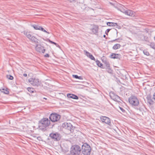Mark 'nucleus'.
Masks as SVG:
<instances>
[{
    "instance_id": "nucleus-1",
    "label": "nucleus",
    "mask_w": 155,
    "mask_h": 155,
    "mask_svg": "<svg viewBox=\"0 0 155 155\" xmlns=\"http://www.w3.org/2000/svg\"><path fill=\"white\" fill-rule=\"evenodd\" d=\"M50 121L47 118H43L39 122V127L42 130L45 129L50 124Z\"/></svg>"
},
{
    "instance_id": "nucleus-2",
    "label": "nucleus",
    "mask_w": 155,
    "mask_h": 155,
    "mask_svg": "<svg viewBox=\"0 0 155 155\" xmlns=\"http://www.w3.org/2000/svg\"><path fill=\"white\" fill-rule=\"evenodd\" d=\"M70 153L71 155H81V148L78 145H74L71 147Z\"/></svg>"
},
{
    "instance_id": "nucleus-3",
    "label": "nucleus",
    "mask_w": 155,
    "mask_h": 155,
    "mask_svg": "<svg viewBox=\"0 0 155 155\" xmlns=\"http://www.w3.org/2000/svg\"><path fill=\"white\" fill-rule=\"evenodd\" d=\"M128 101L130 104L133 107H137L140 104L139 100L135 96L131 95L129 98Z\"/></svg>"
},
{
    "instance_id": "nucleus-4",
    "label": "nucleus",
    "mask_w": 155,
    "mask_h": 155,
    "mask_svg": "<svg viewBox=\"0 0 155 155\" xmlns=\"http://www.w3.org/2000/svg\"><path fill=\"white\" fill-rule=\"evenodd\" d=\"M91 151L90 146L87 143H84L82 146V152L84 155H90Z\"/></svg>"
},
{
    "instance_id": "nucleus-5",
    "label": "nucleus",
    "mask_w": 155,
    "mask_h": 155,
    "mask_svg": "<svg viewBox=\"0 0 155 155\" xmlns=\"http://www.w3.org/2000/svg\"><path fill=\"white\" fill-rule=\"evenodd\" d=\"M50 121L52 122H56L59 121L61 118V116L56 113H52L49 117Z\"/></svg>"
},
{
    "instance_id": "nucleus-6",
    "label": "nucleus",
    "mask_w": 155,
    "mask_h": 155,
    "mask_svg": "<svg viewBox=\"0 0 155 155\" xmlns=\"http://www.w3.org/2000/svg\"><path fill=\"white\" fill-rule=\"evenodd\" d=\"M62 127L68 131L69 133H73L74 129V127L70 123L65 122L62 124Z\"/></svg>"
},
{
    "instance_id": "nucleus-7",
    "label": "nucleus",
    "mask_w": 155,
    "mask_h": 155,
    "mask_svg": "<svg viewBox=\"0 0 155 155\" xmlns=\"http://www.w3.org/2000/svg\"><path fill=\"white\" fill-rule=\"evenodd\" d=\"M49 136L54 140L57 141L59 140L61 138L60 134L57 132L52 133L50 134Z\"/></svg>"
},
{
    "instance_id": "nucleus-8",
    "label": "nucleus",
    "mask_w": 155,
    "mask_h": 155,
    "mask_svg": "<svg viewBox=\"0 0 155 155\" xmlns=\"http://www.w3.org/2000/svg\"><path fill=\"white\" fill-rule=\"evenodd\" d=\"M28 81L30 83L34 86L38 87L40 84L41 83L38 79L36 78H31L29 79Z\"/></svg>"
},
{
    "instance_id": "nucleus-9",
    "label": "nucleus",
    "mask_w": 155,
    "mask_h": 155,
    "mask_svg": "<svg viewBox=\"0 0 155 155\" xmlns=\"http://www.w3.org/2000/svg\"><path fill=\"white\" fill-rule=\"evenodd\" d=\"M100 118L102 122H104L108 125H110L111 122L109 118L105 116H102Z\"/></svg>"
},
{
    "instance_id": "nucleus-10",
    "label": "nucleus",
    "mask_w": 155,
    "mask_h": 155,
    "mask_svg": "<svg viewBox=\"0 0 155 155\" xmlns=\"http://www.w3.org/2000/svg\"><path fill=\"white\" fill-rule=\"evenodd\" d=\"M123 12L126 15L132 17H134L135 15V13L133 11L130 10H125Z\"/></svg>"
},
{
    "instance_id": "nucleus-11",
    "label": "nucleus",
    "mask_w": 155,
    "mask_h": 155,
    "mask_svg": "<svg viewBox=\"0 0 155 155\" xmlns=\"http://www.w3.org/2000/svg\"><path fill=\"white\" fill-rule=\"evenodd\" d=\"M110 96L111 98L115 101L119 102L120 100V97L115 94L113 93L112 95H111Z\"/></svg>"
},
{
    "instance_id": "nucleus-12",
    "label": "nucleus",
    "mask_w": 155,
    "mask_h": 155,
    "mask_svg": "<svg viewBox=\"0 0 155 155\" xmlns=\"http://www.w3.org/2000/svg\"><path fill=\"white\" fill-rule=\"evenodd\" d=\"M84 52L85 53V54L92 60L95 61V59L94 57L88 52L86 50H84Z\"/></svg>"
},
{
    "instance_id": "nucleus-13",
    "label": "nucleus",
    "mask_w": 155,
    "mask_h": 155,
    "mask_svg": "<svg viewBox=\"0 0 155 155\" xmlns=\"http://www.w3.org/2000/svg\"><path fill=\"white\" fill-rule=\"evenodd\" d=\"M67 97L68 98H72L74 99H78V96L73 94H67Z\"/></svg>"
},
{
    "instance_id": "nucleus-14",
    "label": "nucleus",
    "mask_w": 155,
    "mask_h": 155,
    "mask_svg": "<svg viewBox=\"0 0 155 155\" xmlns=\"http://www.w3.org/2000/svg\"><path fill=\"white\" fill-rule=\"evenodd\" d=\"M98 26L96 25H94L92 28L91 30L94 34H96L98 32Z\"/></svg>"
},
{
    "instance_id": "nucleus-15",
    "label": "nucleus",
    "mask_w": 155,
    "mask_h": 155,
    "mask_svg": "<svg viewBox=\"0 0 155 155\" xmlns=\"http://www.w3.org/2000/svg\"><path fill=\"white\" fill-rule=\"evenodd\" d=\"M120 54H116L114 53H112L110 55V58L113 59H117L120 58Z\"/></svg>"
},
{
    "instance_id": "nucleus-16",
    "label": "nucleus",
    "mask_w": 155,
    "mask_h": 155,
    "mask_svg": "<svg viewBox=\"0 0 155 155\" xmlns=\"http://www.w3.org/2000/svg\"><path fill=\"white\" fill-rule=\"evenodd\" d=\"M24 34L29 39H30L31 38V37L32 36L30 32H29L27 31H24Z\"/></svg>"
},
{
    "instance_id": "nucleus-17",
    "label": "nucleus",
    "mask_w": 155,
    "mask_h": 155,
    "mask_svg": "<svg viewBox=\"0 0 155 155\" xmlns=\"http://www.w3.org/2000/svg\"><path fill=\"white\" fill-rule=\"evenodd\" d=\"M43 47L41 45H37L35 47V49L37 51L41 52L42 49H43Z\"/></svg>"
},
{
    "instance_id": "nucleus-18",
    "label": "nucleus",
    "mask_w": 155,
    "mask_h": 155,
    "mask_svg": "<svg viewBox=\"0 0 155 155\" xmlns=\"http://www.w3.org/2000/svg\"><path fill=\"white\" fill-rule=\"evenodd\" d=\"M121 47V45L119 44H115L113 47V48L114 50H116L119 48Z\"/></svg>"
},
{
    "instance_id": "nucleus-19",
    "label": "nucleus",
    "mask_w": 155,
    "mask_h": 155,
    "mask_svg": "<svg viewBox=\"0 0 155 155\" xmlns=\"http://www.w3.org/2000/svg\"><path fill=\"white\" fill-rule=\"evenodd\" d=\"M31 41L34 42L35 43H38V40L35 37L32 36L31 38L30 39Z\"/></svg>"
},
{
    "instance_id": "nucleus-20",
    "label": "nucleus",
    "mask_w": 155,
    "mask_h": 155,
    "mask_svg": "<svg viewBox=\"0 0 155 155\" xmlns=\"http://www.w3.org/2000/svg\"><path fill=\"white\" fill-rule=\"evenodd\" d=\"M96 62L97 65H98L99 67L103 68H103V64L101 63L98 60H96Z\"/></svg>"
},
{
    "instance_id": "nucleus-21",
    "label": "nucleus",
    "mask_w": 155,
    "mask_h": 155,
    "mask_svg": "<svg viewBox=\"0 0 155 155\" xmlns=\"http://www.w3.org/2000/svg\"><path fill=\"white\" fill-rule=\"evenodd\" d=\"M31 26L33 27L36 30H39L40 28V26L37 25H31Z\"/></svg>"
},
{
    "instance_id": "nucleus-22",
    "label": "nucleus",
    "mask_w": 155,
    "mask_h": 155,
    "mask_svg": "<svg viewBox=\"0 0 155 155\" xmlns=\"http://www.w3.org/2000/svg\"><path fill=\"white\" fill-rule=\"evenodd\" d=\"M72 76L73 78L76 79H78L80 80H82L83 79L82 77L78 76L77 75H73Z\"/></svg>"
},
{
    "instance_id": "nucleus-23",
    "label": "nucleus",
    "mask_w": 155,
    "mask_h": 155,
    "mask_svg": "<svg viewBox=\"0 0 155 155\" xmlns=\"http://www.w3.org/2000/svg\"><path fill=\"white\" fill-rule=\"evenodd\" d=\"M103 62L107 67H109L110 66V64L108 61L105 60L103 61Z\"/></svg>"
},
{
    "instance_id": "nucleus-24",
    "label": "nucleus",
    "mask_w": 155,
    "mask_h": 155,
    "mask_svg": "<svg viewBox=\"0 0 155 155\" xmlns=\"http://www.w3.org/2000/svg\"><path fill=\"white\" fill-rule=\"evenodd\" d=\"M149 45L152 48L155 49V43H150Z\"/></svg>"
},
{
    "instance_id": "nucleus-25",
    "label": "nucleus",
    "mask_w": 155,
    "mask_h": 155,
    "mask_svg": "<svg viewBox=\"0 0 155 155\" xmlns=\"http://www.w3.org/2000/svg\"><path fill=\"white\" fill-rule=\"evenodd\" d=\"M107 71L109 73H112L113 70L109 67H107L106 69Z\"/></svg>"
},
{
    "instance_id": "nucleus-26",
    "label": "nucleus",
    "mask_w": 155,
    "mask_h": 155,
    "mask_svg": "<svg viewBox=\"0 0 155 155\" xmlns=\"http://www.w3.org/2000/svg\"><path fill=\"white\" fill-rule=\"evenodd\" d=\"M2 90V92L6 94H9V91H8V89H6L5 90L4 89H3Z\"/></svg>"
},
{
    "instance_id": "nucleus-27",
    "label": "nucleus",
    "mask_w": 155,
    "mask_h": 155,
    "mask_svg": "<svg viewBox=\"0 0 155 155\" xmlns=\"http://www.w3.org/2000/svg\"><path fill=\"white\" fill-rule=\"evenodd\" d=\"M46 41H48L51 44H54L55 45H57V44L56 43L50 40L49 39H47V40H46Z\"/></svg>"
},
{
    "instance_id": "nucleus-28",
    "label": "nucleus",
    "mask_w": 155,
    "mask_h": 155,
    "mask_svg": "<svg viewBox=\"0 0 155 155\" xmlns=\"http://www.w3.org/2000/svg\"><path fill=\"white\" fill-rule=\"evenodd\" d=\"M28 91L31 93H33L34 92V89L32 88L28 87Z\"/></svg>"
},
{
    "instance_id": "nucleus-29",
    "label": "nucleus",
    "mask_w": 155,
    "mask_h": 155,
    "mask_svg": "<svg viewBox=\"0 0 155 155\" xmlns=\"http://www.w3.org/2000/svg\"><path fill=\"white\" fill-rule=\"evenodd\" d=\"M40 29L39 30H41V31H44V32H46L48 34H49V33L47 31H46L44 28H43L42 27L40 26V28H39Z\"/></svg>"
},
{
    "instance_id": "nucleus-30",
    "label": "nucleus",
    "mask_w": 155,
    "mask_h": 155,
    "mask_svg": "<svg viewBox=\"0 0 155 155\" xmlns=\"http://www.w3.org/2000/svg\"><path fill=\"white\" fill-rule=\"evenodd\" d=\"M7 78L9 80H12L13 79V77L10 75H7Z\"/></svg>"
},
{
    "instance_id": "nucleus-31",
    "label": "nucleus",
    "mask_w": 155,
    "mask_h": 155,
    "mask_svg": "<svg viewBox=\"0 0 155 155\" xmlns=\"http://www.w3.org/2000/svg\"><path fill=\"white\" fill-rule=\"evenodd\" d=\"M143 53L144 54L147 56L149 55V53L146 50H144L143 51Z\"/></svg>"
},
{
    "instance_id": "nucleus-32",
    "label": "nucleus",
    "mask_w": 155,
    "mask_h": 155,
    "mask_svg": "<svg viewBox=\"0 0 155 155\" xmlns=\"http://www.w3.org/2000/svg\"><path fill=\"white\" fill-rule=\"evenodd\" d=\"M113 22H108L107 23V25L108 26H113Z\"/></svg>"
},
{
    "instance_id": "nucleus-33",
    "label": "nucleus",
    "mask_w": 155,
    "mask_h": 155,
    "mask_svg": "<svg viewBox=\"0 0 155 155\" xmlns=\"http://www.w3.org/2000/svg\"><path fill=\"white\" fill-rule=\"evenodd\" d=\"M110 29H107L105 31V34L107 35H108V32H109V31H110Z\"/></svg>"
},
{
    "instance_id": "nucleus-34",
    "label": "nucleus",
    "mask_w": 155,
    "mask_h": 155,
    "mask_svg": "<svg viewBox=\"0 0 155 155\" xmlns=\"http://www.w3.org/2000/svg\"><path fill=\"white\" fill-rule=\"evenodd\" d=\"M119 40H120V39H119V38L116 39H115V40H112V41H111V42H113L114 41H117L118 42H120Z\"/></svg>"
},
{
    "instance_id": "nucleus-35",
    "label": "nucleus",
    "mask_w": 155,
    "mask_h": 155,
    "mask_svg": "<svg viewBox=\"0 0 155 155\" xmlns=\"http://www.w3.org/2000/svg\"><path fill=\"white\" fill-rule=\"evenodd\" d=\"M116 26H117V23H113V26L115 27L116 28H117Z\"/></svg>"
},
{
    "instance_id": "nucleus-36",
    "label": "nucleus",
    "mask_w": 155,
    "mask_h": 155,
    "mask_svg": "<svg viewBox=\"0 0 155 155\" xmlns=\"http://www.w3.org/2000/svg\"><path fill=\"white\" fill-rule=\"evenodd\" d=\"M45 50L44 48V47L43 48V49H42L41 51V52H42V53H44L45 51Z\"/></svg>"
},
{
    "instance_id": "nucleus-37",
    "label": "nucleus",
    "mask_w": 155,
    "mask_h": 155,
    "mask_svg": "<svg viewBox=\"0 0 155 155\" xmlns=\"http://www.w3.org/2000/svg\"><path fill=\"white\" fill-rule=\"evenodd\" d=\"M120 110L122 111L123 112H124L125 111V110L124 109L122 108L121 107H120Z\"/></svg>"
},
{
    "instance_id": "nucleus-38",
    "label": "nucleus",
    "mask_w": 155,
    "mask_h": 155,
    "mask_svg": "<svg viewBox=\"0 0 155 155\" xmlns=\"http://www.w3.org/2000/svg\"><path fill=\"white\" fill-rule=\"evenodd\" d=\"M44 57H45L48 58L49 57V55L48 54H46L44 55Z\"/></svg>"
},
{
    "instance_id": "nucleus-39",
    "label": "nucleus",
    "mask_w": 155,
    "mask_h": 155,
    "mask_svg": "<svg viewBox=\"0 0 155 155\" xmlns=\"http://www.w3.org/2000/svg\"><path fill=\"white\" fill-rule=\"evenodd\" d=\"M153 99L155 101V93L153 95Z\"/></svg>"
},
{
    "instance_id": "nucleus-40",
    "label": "nucleus",
    "mask_w": 155,
    "mask_h": 155,
    "mask_svg": "<svg viewBox=\"0 0 155 155\" xmlns=\"http://www.w3.org/2000/svg\"><path fill=\"white\" fill-rule=\"evenodd\" d=\"M68 0L70 2H72L75 1V0Z\"/></svg>"
},
{
    "instance_id": "nucleus-41",
    "label": "nucleus",
    "mask_w": 155,
    "mask_h": 155,
    "mask_svg": "<svg viewBox=\"0 0 155 155\" xmlns=\"http://www.w3.org/2000/svg\"><path fill=\"white\" fill-rule=\"evenodd\" d=\"M23 76H24V77H27V74H23Z\"/></svg>"
},
{
    "instance_id": "nucleus-42",
    "label": "nucleus",
    "mask_w": 155,
    "mask_h": 155,
    "mask_svg": "<svg viewBox=\"0 0 155 155\" xmlns=\"http://www.w3.org/2000/svg\"><path fill=\"white\" fill-rule=\"evenodd\" d=\"M56 47H59V48H60V46H59V45H58V44H57V45H55Z\"/></svg>"
},
{
    "instance_id": "nucleus-43",
    "label": "nucleus",
    "mask_w": 155,
    "mask_h": 155,
    "mask_svg": "<svg viewBox=\"0 0 155 155\" xmlns=\"http://www.w3.org/2000/svg\"><path fill=\"white\" fill-rule=\"evenodd\" d=\"M103 37L104 38H106V35H104Z\"/></svg>"
},
{
    "instance_id": "nucleus-44",
    "label": "nucleus",
    "mask_w": 155,
    "mask_h": 155,
    "mask_svg": "<svg viewBox=\"0 0 155 155\" xmlns=\"http://www.w3.org/2000/svg\"><path fill=\"white\" fill-rule=\"evenodd\" d=\"M43 98L44 99H45V100L47 99V98H45V97H44Z\"/></svg>"
},
{
    "instance_id": "nucleus-45",
    "label": "nucleus",
    "mask_w": 155,
    "mask_h": 155,
    "mask_svg": "<svg viewBox=\"0 0 155 155\" xmlns=\"http://www.w3.org/2000/svg\"><path fill=\"white\" fill-rule=\"evenodd\" d=\"M154 40H155V36L154 37Z\"/></svg>"
}]
</instances>
